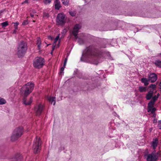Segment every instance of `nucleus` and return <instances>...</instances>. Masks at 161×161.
Returning a JSON list of instances; mask_svg holds the SVG:
<instances>
[{
  "mask_svg": "<svg viewBox=\"0 0 161 161\" xmlns=\"http://www.w3.org/2000/svg\"><path fill=\"white\" fill-rule=\"evenodd\" d=\"M110 58V55L108 52H104L100 54L99 51L94 45H90L87 47L82 53L80 60L97 65L99 62V58Z\"/></svg>",
  "mask_w": 161,
  "mask_h": 161,
  "instance_id": "nucleus-1",
  "label": "nucleus"
},
{
  "mask_svg": "<svg viewBox=\"0 0 161 161\" xmlns=\"http://www.w3.org/2000/svg\"><path fill=\"white\" fill-rule=\"evenodd\" d=\"M34 84L32 82H29L24 85L20 90V93L24 96L23 103L26 105H30L32 101V97L27 100V97L32 92L34 88Z\"/></svg>",
  "mask_w": 161,
  "mask_h": 161,
  "instance_id": "nucleus-2",
  "label": "nucleus"
},
{
  "mask_svg": "<svg viewBox=\"0 0 161 161\" xmlns=\"http://www.w3.org/2000/svg\"><path fill=\"white\" fill-rule=\"evenodd\" d=\"M27 44L24 41L20 42L18 48L17 54L19 57H21L24 56L27 50Z\"/></svg>",
  "mask_w": 161,
  "mask_h": 161,
  "instance_id": "nucleus-3",
  "label": "nucleus"
},
{
  "mask_svg": "<svg viewBox=\"0 0 161 161\" xmlns=\"http://www.w3.org/2000/svg\"><path fill=\"white\" fill-rule=\"evenodd\" d=\"M81 28V26L79 24H76L73 28L72 31V34L75 36V39H78V42L80 44H82L84 43V40L82 38L79 37L77 36L79 30Z\"/></svg>",
  "mask_w": 161,
  "mask_h": 161,
  "instance_id": "nucleus-4",
  "label": "nucleus"
},
{
  "mask_svg": "<svg viewBox=\"0 0 161 161\" xmlns=\"http://www.w3.org/2000/svg\"><path fill=\"white\" fill-rule=\"evenodd\" d=\"M41 145V139L40 138H38L37 137H36L33 142L32 146L33 151L35 153H38L40 152Z\"/></svg>",
  "mask_w": 161,
  "mask_h": 161,
  "instance_id": "nucleus-5",
  "label": "nucleus"
},
{
  "mask_svg": "<svg viewBox=\"0 0 161 161\" xmlns=\"http://www.w3.org/2000/svg\"><path fill=\"white\" fill-rule=\"evenodd\" d=\"M44 62L43 58L39 57L36 58L34 61L33 65L36 68H42L44 65Z\"/></svg>",
  "mask_w": 161,
  "mask_h": 161,
  "instance_id": "nucleus-6",
  "label": "nucleus"
},
{
  "mask_svg": "<svg viewBox=\"0 0 161 161\" xmlns=\"http://www.w3.org/2000/svg\"><path fill=\"white\" fill-rule=\"evenodd\" d=\"M159 155H160L159 152H158L156 153V151L154 150L151 153L148 155L147 160V161H156Z\"/></svg>",
  "mask_w": 161,
  "mask_h": 161,
  "instance_id": "nucleus-7",
  "label": "nucleus"
},
{
  "mask_svg": "<svg viewBox=\"0 0 161 161\" xmlns=\"http://www.w3.org/2000/svg\"><path fill=\"white\" fill-rule=\"evenodd\" d=\"M56 22L59 25H64L65 22V15L62 13H60L57 16Z\"/></svg>",
  "mask_w": 161,
  "mask_h": 161,
  "instance_id": "nucleus-8",
  "label": "nucleus"
},
{
  "mask_svg": "<svg viewBox=\"0 0 161 161\" xmlns=\"http://www.w3.org/2000/svg\"><path fill=\"white\" fill-rule=\"evenodd\" d=\"M43 108V106L42 104H39L35 107V110L36 115L40 116L41 114Z\"/></svg>",
  "mask_w": 161,
  "mask_h": 161,
  "instance_id": "nucleus-9",
  "label": "nucleus"
},
{
  "mask_svg": "<svg viewBox=\"0 0 161 161\" xmlns=\"http://www.w3.org/2000/svg\"><path fill=\"white\" fill-rule=\"evenodd\" d=\"M13 132L20 138L23 134V128L22 127L17 128L15 129Z\"/></svg>",
  "mask_w": 161,
  "mask_h": 161,
  "instance_id": "nucleus-10",
  "label": "nucleus"
},
{
  "mask_svg": "<svg viewBox=\"0 0 161 161\" xmlns=\"http://www.w3.org/2000/svg\"><path fill=\"white\" fill-rule=\"evenodd\" d=\"M154 105V104L148 103L147 108L148 112H151L152 114H153L155 112L156 109L153 107Z\"/></svg>",
  "mask_w": 161,
  "mask_h": 161,
  "instance_id": "nucleus-11",
  "label": "nucleus"
},
{
  "mask_svg": "<svg viewBox=\"0 0 161 161\" xmlns=\"http://www.w3.org/2000/svg\"><path fill=\"white\" fill-rule=\"evenodd\" d=\"M157 79V75L154 73L151 74L148 77V79L151 82H155Z\"/></svg>",
  "mask_w": 161,
  "mask_h": 161,
  "instance_id": "nucleus-12",
  "label": "nucleus"
},
{
  "mask_svg": "<svg viewBox=\"0 0 161 161\" xmlns=\"http://www.w3.org/2000/svg\"><path fill=\"white\" fill-rule=\"evenodd\" d=\"M153 91L150 90L146 94V98L147 100H150L152 97L153 95Z\"/></svg>",
  "mask_w": 161,
  "mask_h": 161,
  "instance_id": "nucleus-13",
  "label": "nucleus"
},
{
  "mask_svg": "<svg viewBox=\"0 0 161 161\" xmlns=\"http://www.w3.org/2000/svg\"><path fill=\"white\" fill-rule=\"evenodd\" d=\"M19 138L13 132L10 137V140L12 142H14L17 140Z\"/></svg>",
  "mask_w": 161,
  "mask_h": 161,
  "instance_id": "nucleus-14",
  "label": "nucleus"
},
{
  "mask_svg": "<svg viewBox=\"0 0 161 161\" xmlns=\"http://www.w3.org/2000/svg\"><path fill=\"white\" fill-rule=\"evenodd\" d=\"M22 157L19 154H17L12 158L10 161H21Z\"/></svg>",
  "mask_w": 161,
  "mask_h": 161,
  "instance_id": "nucleus-15",
  "label": "nucleus"
},
{
  "mask_svg": "<svg viewBox=\"0 0 161 161\" xmlns=\"http://www.w3.org/2000/svg\"><path fill=\"white\" fill-rule=\"evenodd\" d=\"M47 99L48 101L51 104H53V105H55L56 103L55 102V97H48Z\"/></svg>",
  "mask_w": 161,
  "mask_h": 161,
  "instance_id": "nucleus-16",
  "label": "nucleus"
},
{
  "mask_svg": "<svg viewBox=\"0 0 161 161\" xmlns=\"http://www.w3.org/2000/svg\"><path fill=\"white\" fill-rule=\"evenodd\" d=\"M55 7L56 9L58 10L61 7L60 2L59 0H56L54 2Z\"/></svg>",
  "mask_w": 161,
  "mask_h": 161,
  "instance_id": "nucleus-17",
  "label": "nucleus"
},
{
  "mask_svg": "<svg viewBox=\"0 0 161 161\" xmlns=\"http://www.w3.org/2000/svg\"><path fill=\"white\" fill-rule=\"evenodd\" d=\"M158 139L157 138L153 142L152 146L154 150L156 148V147L158 146Z\"/></svg>",
  "mask_w": 161,
  "mask_h": 161,
  "instance_id": "nucleus-18",
  "label": "nucleus"
},
{
  "mask_svg": "<svg viewBox=\"0 0 161 161\" xmlns=\"http://www.w3.org/2000/svg\"><path fill=\"white\" fill-rule=\"evenodd\" d=\"M158 98V96L155 95L153 97H152V98L150 102L149 103L154 104L155 101L157 100Z\"/></svg>",
  "mask_w": 161,
  "mask_h": 161,
  "instance_id": "nucleus-19",
  "label": "nucleus"
},
{
  "mask_svg": "<svg viewBox=\"0 0 161 161\" xmlns=\"http://www.w3.org/2000/svg\"><path fill=\"white\" fill-rule=\"evenodd\" d=\"M142 82L144 83L145 86H147L148 85V82L149 81V79H147L145 78H142L141 79Z\"/></svg>",
  "mask_w": 161,
  "mask_h": 161,
  "instance_id": "nucleus-20",
  "label": "nucleus"
},
{
  "mask_svg": "<svg viewBox=\"0 0 161 161\" xmlns=\"http://www.w3.org/2000/svg\"><path fill=\"white\" fill-rule=\"evenodd\" d=\"M41 44V41L39 37H38L37 40V45L38 50H40Z\"/></svg>",
  "mask_w": 161,
  "mask_h": 161,
  "instance_id": "nucleus-21",
  "label": "nucleus"
},
{
  "mask_svg": "<svg viewBox=\"0 0 161 161\" xmlns=\"http://www.w3.org/2000/svg\"><path fill=\"white\" fill-rule=\"evenodd\" d=\"M60 34H59L56 37L54 42L53 43L55 45H56V42L59 40L58 41V47H59V44L61 42V39H59V36H60Z\"/></svg>",
  "mask_w": 161,
  "mask_h": 161,
  "instance_id": "nucleus-22",
  "label": "nucleus"
},
{
  "mask_svg": "<svg viewBox=\"0 0 161 161\" xmlns=\"http://www.w3.org/2000/svg\"><path fill=\"white\" fill-rule=\"evenodd\" d=\"M147 88L145 87H143L142 86H140L139 88V90L140 92H145L147 90Z\"/></svg>",
  "mask_w": 161,
  "mask_h": 161,
  "instance_id": "nucleus-23",
  "label": "nucleus"
},
{
  "mask_svg": "<svg viewBox=\"0 0 161 161\" xmlns=\"http://www.w3.org/2000/svg\"><path fill=\"white\" fill-rule=\"evenodd\" d=\"M155 65L159 68L161 67V61L159 60H156L154 63Z\"/></svg>",
  "mask_w": 161,
  "mask_h": 161,
  "instance_id": "nucleus-24",
  "label": "nucleus"
},
{
  "mask_svg": "<svg viewBox=\"0 0 161 161\" xmlns=\"http://www.w3.org/2000/svg\"><path fill=\"white\" fill-rule=\"evenodd\" d=\"M6 103V101L3 98L0 97V105H3Z\"/></svg>",
  "mask_w": 161,
  "mask_h": 161,
  "instance_id": "nucleus-25",
  "label": "nucleus"
},
{
  "mask_svg": "<svg viewBox=\"0 0 161 161\" xmlns=\"http://www.w3.org/2000/svg\"><path fill=\"white\" fill-rule=\"evenodd\" d=\"M1 24L3 27H6L8 25V22L7 21H6L1 23Z\"/></svg>",
  "mask_w": 161,
  "mask_h": 161,
  "instance_id": "nucleus-26",
  "label": "nucleus"
},
{
  "mask_svg": "<svg viewBox=\"0 0 161 161\" xmlns=\"http://www.w3.org/2000/svg\"><path fill=\"white\" fill-rule=\"evenodd\" d=\"M62 3L65 5H68L69 0H62Z\"/></svg>",
  "mask_w": 161,
  "mask_h": 161,
  "instance_id": "nucleus-27",
  "label": "nucleus"
},
{
  "mask_svg": "<svg viewBox=\"0 0 161 161\" xmlns=\"http://www.w3.org/2000/svg\"><path fill=\"white\" fill-rule=\"evenodd\" d=\"M69 13L72 16H75L76 13L75 11H69Z\"/></svg>",
  "mask_w": 161,
  "mask_h": 161,
  "instance_id": "nucleus-28",
  "label": "nucleus"
},
{
  "mask_svg": "<svg viewBox=\"0 0 161 161\" xmlns=\"http://www.w3.org/2000/svg\"><path fill=\"white\" fill-rule=\"evenodd\" d=\"M51 0H43V2L46 4H49L51 3Z\"/></svg>",
  "mask_w": 161,
  "mask_h": 161,
  "instance_id": "nucleus-29",
  "label": "nucleus"
},
{
  "mask_svg": "<svg viewBox=\"0 0 161 161\" xmlns=\"http://www.w3.org/2000/svg\"><path fill=\"white\" fill-rule=\"evenodd\" d=\"M149 87L151 88L152 89H153V91L156 87V85L153 84H152L149 86Z\"/></svg>",
  "mask_w": 161,
  "mask_h": 161,
  "instance_id": "nucleus-30",
  "label": "nucleus"
},
{
  "mask_svg": "<svg viewBox=\"0 0 161 161\" xmlns=\"http://www.w3.org/2000/svg\"><path fill=\"white\" fill-rule=\"evenodd\" d=\"M67 32V30L66 29H64L62 31V33L64 35Z\"/></svg>",
  "mask_w": 161,
  "mask_h": 161,
  "instance_id": "nucleus-31",
  "label": "nucleus"
},
{
  "mask_svg": "<svg viewBox=\"0 0 161 161\" xmlns=\"http://www.w3.org/2000/svg\"><path fill=\"white\" fill-rule=\"evenodd\" d=\"M82 75V73H80L77 75V77L79 78H83Z\"/></svg>",
  "mask_w": 161,
  "mask_h": 161,
  "instance_id": "nucleus-32",
  "label": "nucleus"
},
{
  "mask_svg": "<svg viewBox=\"0 0 161 161\" xmlns=\"http://www.w3.org/2000/svg\"><path fill=\"white\" fill-rule=\"evenodd\" d=\"M28 21L27 20H25L22 23V25H25L28 24Z\"/></svg>",
  "mask_w": 161,
  "mask_h": 161,
  "instance_id": "nucleus-33",
  "label": "nucleus"
},
{
  "mask_svg": "<svg viewBox=\"0 0 161 161\" xmlns=\"http://www.w3.org/2000/svg\"><path fill=\"white\" fill-rule=\"evenodd\" d=\"M64 67H65L63 66V67H62V68H61L60 69V74L63 73V72L64 70Z\"/></svg>",
  "mask_w": 161,
  "mask_h": 161,
  "instance_id": "nucleus-34",
  "label": "nucleus"
},
{
  "mask_svg": "<svg viewBox=\"0 0 161 161\" xmlns=\"http://www.w3.org/2000/svg\"><path fill=\"white\" fill-rule=\"evenodd\" d=\"M67 58H66L64 60V67H65V66L66 65V62L67 61Z\"/></svg>",
  "mask_w": 161,
  "mask_h": 161,
  "instance_id": "nucleus-35",
  "label": "nucleus"
},
{
  "mask_svg": "<svg viewBox=\"0 0 161 161\" xmlns=\"http://www.w3.org/2000/svg\"><path fill=\"white\" fill-rule=\"evenodd\" d=\"M48 39L51 40H52L53 39V38L51 36H48Z\"/></svg>",
  "mask_w": 161,
  "mask_h": 161,
  "instance_id": "nucleus-36",
  "label": "nucleus"
},
{
  "mask_svg": "<svg viewBox=\"0 0 161 161\" xmlns=\"http://www.w3.org/2000/svg\"><path fill=\"white\" fill-rule=\"evenodd\" d=\"M12 24H14L15 25H16V26H18L19 25V23L18 22H16L15 23L13 22L12 23Z\"/></svg>",
  "mask_w": 161,
  "mask_h": 161,
  "instance_id": "nucleus-37",
  "label": "nucleus"
},
{
  "mask_svg": "<svg viewBox=\"0 0 161 161\" xmlns=\"http://www.w3.org/2000/svg\"><path fill=\"white\" fill-rule=\"evenodd\" d=\"M28 3V0H25V1H24L23 2H22V4H24V3Z\"/></svg>",
  "mask_w": 161,
  "mask_h": 161,
  "instance_id": "nucleus-38",
  "label": "nucleus"
},
{
  "mask_svg": "<svg viewBox=\"0 0 161 161\" xmlns=\"http://www.w3.org/2000/svg\"><path fill=\"white\" fill-rule=\"evenodd\" d=\"M55 46H56V45H55L53 43V48H52V51H53L54 50V49H55Z\"/></svg>",
  "mask_w": 161,
  "mask_h": 161,
  "instance_id": "nucleus-39",
  "label": "nucleus"
},
{
  "mask_svg": "<svg viewBox=\"0 0 161 161\" xmlns=\"http://www.w3.org/2000/svg\"><path fill=\"white\" fill-rule=\"evenodd\" d=\"M30 15L32 17H34V15L32 14H30Z\"/></svg>",
  "mask_w": 161,
  "mask_h": 161,
  "instance_id": "nucleus-40",
  "label": "nucleus"
},
{
  "mask_svg": "<svg viewBox=\"0 0 161 161\" xmlns=\"http://www.w3.org/2000/svg\"><path fill=\"white\" fill-rule=\"evenodd\" d=\"M93 85H94V87L97 86V85H96L95 84V83H93Z\"/></svg>",
  "mask_w": 161,
  "mask_h": 161,
  "instance_id": "nucleus-41",
  "label": "nucleus"
},
{
  "mask_svg": "<svg viewBox=\"0 0 161 161\" xmlns=\"http://www.w3.org/2000/svg\"><path fill=\"white\" fill-rule=\"evenodd\" d=\"M16 33V30H14L13 33Z\"/></svg>",
  "mask_w": 161,
  "mask_h": 161,
  "instance_id": "nucleus-42",
  "label": "nucleus"
},
{
  "mask_svg": "<svg viewBox=\"0 0 161 161\" xmlns=\"http://www.w3.org/2000/svg\"><path fill=\"white\" fill-rule=\"evenodd\" d=\"M3 12V11H0V15H1V14Z\"/></svg>",
  "mask_w": 161,
  "mask_h": 161,
  "instance_id": "nucleus-43",
  "label": "nucleus"
},
{
  "mask_svg": "<svg viewBox=\"0 0 161 161\" xmlns=\"http://www.w3.org/2000/svg\"><path fill=\"white\" fill-rule=\"evenodd\" d=\"M17 29V26H16V27H15V30H16Z\"/></svg>",
  "mask_w": 161,
  "mask_h": 161,
  "instance_id": "nucleus-44",
  "label": "nucleus"
},
{
  "mask_svg": "<svg viewBox=\"0 0 161 161\" xmlns=\"http://www.w3.org/2000/svg\"><path fill=\"white\" fill-rule=\"evenodd\" d=\"M64 149V147H62V149H61L60 150V151H61V150H63Z\"/></svg>",
  "mask_w": 161,
  "mask_h": 161,
  "instance_id": "nucleus-45",
  "label": "nucleus"
},
{
  "mask_svg": "<svg viewBox=\"0 0 161 161\" xmlns=\"http://www.w3.org/2000/svg\"><path fill=\"white\" fill-rule=\"evenodd\" d=\"M159 85L160 86H161V81Z\"/></svg>",
  "mask_w": 161,
  "mask_h": 161,
  "instance_id": "nucleus-46",
  "label": "nucleus"
},
{
  "mask_svg": "<svg viewBox=\"0 0 161 161\" xmlns=\"http://www.w3.org/2000/svg\"><path fill=\"white\" fill-rule=\"evenodd\" d=\"M159 124L161 123V120H160L159 121Z\"/></svg>",
  "mask_w": 161,
  "mask_h": 161,
  "instance_id": "nucleus-47",
  "label": "nucleus"
},
{
  "mask_svg": "<svg viewBox=\"0 0 161 161\" xmlns=\"http://www.w3.org/2000/svg\"><path fill=\"white\" fill-rule=\"evenodd\" d=\"M159 93H158L157 94V96H158V97H159Z\"/></svg>",
  "mask_w": 161,
  "mask_h": 161,
  "instance_id": "nucleus-48",
  "label": "nucleus"
},
{
  "mask_svg": "<svg viewBox=\"0 0 161 161\" xmlns=\"http://www.w3.org/2000/svg\"><path fill=\"white\" fill-rule=\"evenodd\" d=\"M48 14H47V16H48Z\"/></svg>",
  "mask_w": 161,
  "mask_h": 161,
  "instance_id": "nucleus-49",
  "label": "nucleus"
}]
</instances>
